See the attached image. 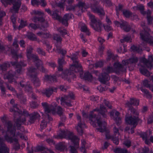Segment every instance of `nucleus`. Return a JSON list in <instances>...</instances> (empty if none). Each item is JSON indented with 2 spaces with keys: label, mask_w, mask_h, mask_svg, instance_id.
Segmentation results:
<instances>
[{
  "label": "nucleus",
  "mask_w": 153,
  "mask_h": 153,
  "mask_svg": "<svg viewBox=\"0 0 153 153\" xmlns=\"http://www.w3.org/2000/svg\"><path fill=\"white\" fill-rule=\"evenodd\" d=\"M58 137L61 139L65 138L70 140L71 142L74 143L75 146L77 148L78 146V139L73 133L68 131H62L59 133Z\"/></svg>",
  "instance_id": "f257e3e1"
},
{
  "label": "nucleus",
  "mask_w": 153,
  "mask_h": 153,
  "mask_svg": "<svg viewBox=\"0 0 153 153\" xmlns=\"http://www.w3.org/2000/svg\"><path fill=\"white\" fill-rule=\"evenodd\" d=\"M125 121L126 123L133 126L132 128L130 129V131L131 134L134 132V128L136 127L138 123L142 122V120L138 116H131L125 117Z\"/></svg>",
  "instance_id": "f03ea898"
},
{
  "label": "nucleus",
  "mask_w": 153,
  "mask_h": 153,
  "mask_svg": "<svg viewBox=\"0 0 153 153\" xmlns=\"http://www.w3.org/2000/svg\"><path fill=\"white\" fill-rule=\"evenodd\" d=\"M78 53L76 52L72 54L71 57V59L72 61L73 64L70 66L71 70H75L77 71L82 72V66L81 64L79 63L78 59Z\"/></svg>",
  "instance_id": "7ed1b4c3"
},
{
  "label": "nucleus",
  "mask_w": 153,
  "mask_h": 153,
  "mask_svg": "<svg viewBox=\"0 0 153 153\" xmlns=\"http://www.w3.org/2000/svg\"><path fill=\"white\" fill-rule=\"evenodd\" d=\"M139 104L138 100L136 99L130 98L129 101L126 102V105L129 108L128 110L131 111V114L135 115V116H138L139 114V112L136 109L134 108L132 105L137 106Z\"/></svg>",
  "instance_id": "20e7f679"
},
{
  "label": "nucleus",
  "mask_w": 153,
  "mask_h": 153,
  "mask_svg": "<svg viewBox=\"0 0 153 153\" xmlns=\"http://www.w3.org/2000/svg\"><path fill=\"white\" fill-rule=\"evenodd\" d=\"M97 123L98 126L99 127L97 129L98 131L100 132H106L105 134V137L107 139H112V136L110 135L109 132L106 130L107 123L105 121L101 122L100 119L97 120Z\"/></svg>",
  "instance_id": "39448f33"
},
{
  "label": "nucleus",
  "mask_w": 153,
  "mask_h": 153,
  "mask_svg": "<svg viewBox=\"0 0 153 153\" xmlns=\"http://www.w3.org/2000/svg\"><path fill=\"white\" fill-rule=\"evenodd\" d=\"M13 137H10L8 134H6L4 136V138L7 142L10 143H12V148L15 151H18L20 149V145L19 143L18 140Z\"/></svg>",
  "instance_id": "423d86ee"
},
{
  "label": "nucleus",
  "mask_w": 153,
  "mask_h": 153,
  "mask_svg": "<svg viewBox=\"0 0 153 153\" xmlns=\"http://www.w3.org/2000/svg\"><path fill=\"white\" fill-rule=\"evenodd\" d=\"M10 64L15 68V71L18 74L20 73L22 71V67H26L27 65V62L25 61H21L18 62L17 60L14 61L10 62Z\"/></svg>",
  "instance_id": "0eeeda50"
},
{
  "label": "nucleus",
  "mask_w": 153,
  "mask_h": 153,
  "mask_svg": "<svg viewBox=\"0 0 153 153\" xmlns=\"http://www.w3.org/2000/svg\"><path fill=\"white\" fill-rule=\"evenodd\" d=\"M80 71H77L75 70H71L70 67L69 70H66L63 71L61 74L62 78L65 79H69L70 78L74 79L76 78V75L74 73L79 72Z\"/></svg>",
  "instance_id": "6e6552de"
},
{
  "label": "nucleus",
  "mask_w": 153,
  "mask_h": 153,
  "mask_svg": "<svg viewBox=\"0 0 153 153\" xmlns=\"http://www.w3.org/2000/svg\"><path fill=\"white\" fill-rule=\"evenodd\" d=\"M92 11L97 14L101 19H102L105 15V13L103 8L100 5H94L91 7Z\"/></svg>",
  "instance_id": "1a4fd4ad"
},
{
  "label": "nucleus",
  "mask_w": 153,
  "mask_h": 153,
  "mask_svg": "<svg viewBox=\"0 0 153 153\" xmlns=\"http://www.w3.org/2000/svg\"><path fill=\"white\" fill-rule=\"evenodd\" d=\"M5 125L7 127L6 134H8L7 132H9L13 137H14L16 135V130L14 128H12L13 124L12 121L7 120L5 122Z\"/></svg>",
  "instance_id": "9d476101"
},
{
  "label": "nucleus",
  "mask_w": 153,
  "mask_h": 153,
  "mask_svg": "<svg viewBox=\"0 0 153 153\" xmlns=\"http://www.w3.org/2000/svg\"><path fill=\"white\" fill-rule=\"evenodd\" d=\"M143 35V33L140 34V38L143 41L147 42L150 45L153 46V37L150 36L149 33H146Z\"/></svg>",
  "instance_id": "9b49d317"
},
{
  "label": "nucleus",
  "mask_w": 153,
  "mask_h": 153,
  "mask_svg": "<svg viewBox=\"0 0 153 153\" xmlns=\"http://www.w3.org/2000/svg\"><path fill=\"white\" fill-rule=\"evenodd\" d=\"M42 105L46 113H49L51 111L54 112L55 111V107L52 105L48 104L47 102H42Z\"/></svg>",
  "instance_id": "f8f14e48"
},
{
  "label": "nucleus",
  "mask_w": 153,
  "mask_h": 153,
  "mask_svg": "<svg viewBox=\"0 0 153 153\" xmlns=\"http://www.w3.org/2000/svg\"><path fill=\"white\" fill-rule=\"evenodd\" d=\"M142 62L148 68H150V69L153 68V64H152V63L153 62V57L152 55L149 56L148 59L145 58H143Z\"/></svg>",
  "instance_id": "ddd939ff"
},
{
  "label": "nucleus",
  "mask_w": 153,
  "mask_h": 153,
  "mask_svg": "<svg viewBox=\"0 0 153 153\" xmlns=\"http://www.w3.org/2000/svg\"><path fill=\"white\" fill-rule=\"evenodd\" d=\"M26 122V119L25 117H21L16 119L14 121L15 125L17 128L18 130L20 129L21 128H23V127L21 126V125L25 123Z\"/></svg>",
  "instance_id": "4468645a"
},
{
  "label": "nucleus",
  "mask_w": 153,
  "mask_h": 153,
  "mask_svg": "<svg viewBox=\"0 0 153 153\" xmlns=\"http://www.w3.org/2000/svg\"><path fill=\"white\" fill-rule=\"evenodd\" d=\"M98 79L101 83L105 84L106 82L109 80L110 77L107 73L104 72L99 75Z\"/></svg>",
  "instance_id": "2eb2a0df"
},
{
  "label": "nucleus",
  "mask_w": 153,
  "mask_h": 153,
  "mask_svg": "<svg viewBox=\"0 0 153 153\" xmlns=\"http://www.w3.org/2000/svg\"><path fill=\"white\" fill-rule=\"evenodd\" d=\"M15 73L12 71H10L7 74L4 75V78L8 80L9 82L10 83L14 82L16 83L17 82L14 78Z\"/></svg>",
  "instance_id": "dca6fc26"
},
{
  "label": "nucleus",
  "mask_w": 153,
  "mask_h": 153,
  "mask_svg": "<svg viewBox=\"0 0 153 153\" xmlns=\"http://www.w3.org/2000/svg\"><path fill=\"white\" fill-rule=\"evenodd\" d=\"M138 61V58L136 56H133L131 58L122 61L123 64L124 65H127L129 64L135 65Z\"/></svg>",
  "instance_id": "f3484780"
},
{
  "label": "nucleus",
  "mask_w": 153,
  "mask_h": 153,
  "mask_svg": "<svg viewBox=\"0 0 153 153\" xmlns=\"http://www.w3.org/2000/svg\"><path fill=\"white\" fill-rule=\"evenodd\" d=\"M29 122L31 123H34L35 121L39 119L40 116L37 112H33L29 114Z\"/></svg>",
  "instance_id": "a211bd4d"
},
{
  "label": "nucleus",
  "mask_w": 153,
  "mask_h": 153,
  "mask_svg": "<svg viewBox=\"0 0 153 153\" xmlns=\"http://www.w3.org/2000/svg\"><path fill=\"white\" fill-rule=\"evenodd\" d=\"M37 74L30 75L31 81L34 86L36 87H39L40 85V81L37 76Z\"/></svg>",
  "instance_id": "6ab92c4d"
},
{
  "label": "nucleus",
  "mask_w": 153,
  "mask_h": 153,
  "mask_svg": "<svg viewBox=\"0 0 153 153\" xmlns=\"http://www.w3.org/2000/svg\"><path fill=\"white\" fill-rule=\"evenodd\" d=\"M114 66L117 74H119L121 72H123L126 71V69L123 66L119 63L115 62L114 65Z\"/></svg>",
  "instance_id": "aec40b11"
},
{
  "label": "nucleus",
  "mask_w": 153,
  "mask_h": 153,
  "mask_svg": "<svg viewBox=\"0 0 153 153\" xmlns=\"http://www.w3.org/2000/svg\"><path fill=\"white\" fill-rule=\"evenodd\" d=\"M57 88L51 87L46 89L43 92L46 96L48 97H49L53 93V92H56Z\"/></svg>",
  "instance_id": "412c9836"
},
{
  "label": "nucleus",
  "mask_w": 153,
  "mask_h": 153,
  "mask_svg": "<svg viewBox=\"0 0 153 153\" xmlns=\"http://www.w3.org/2000/svg\"><path fill=\"white\" fill-rule=\"evenodd\" d=\"M93 111L99 112L98 115H100V114H101L103 118H106L107 117V115L105 113L106 111V108L104 105L103 104H100V109L95 108Z\"/></svg>",
  "instance_id": "4be33fe9"
},
{
  "label": "nucleus",
  "mask_w": 153,
  "mask_h": 153,
  "mask_svg": "<svg viewBox=\"0 0 153 153\" xmlns=\"http://www.w3.org/2000/svg\"><path fill=\"white\" fill-rule=\"evenodd\" d=\"M72 14L71 13L65 14L62 18H61L60 22L65 26H67L68 25V21L70 19L72 18Z\"/></svg>",
  "instance_id": "5701e85b"
},
{
  "label": "nucleus",
  "mask_w": 153,
  "mask_h": 153,
  "mask_svg": "<svg viewBox=\"0 0 153 153\" xmlns=\"http://www.w3.org/2000/svg\"><path fill=\"white\" fill-rule=\"evenodd\" d=\"M16 0H14L13 2L11 4H13V9L12 11L16 13H18L19 8L21 4V3L20 1H16Z\"/></svg>",
  "instance_id": "b1692460"
},
{
  "label": "nucleus",
  "mask_w": 153,
  "mask_h": 153,
  "mask_svg": "<svg viewBox=\"0 0 153 153\" xmlns=\"http://www.w3.org/2000/svg\"><path fill=\"white\" fill-rule=\"evenodd\" d=\"M91 26L96 31L99 32H101L102 27V23L100 20L98 21V22L97 23L93 24H90Z\"/></svg>",
  "instance_id": "393cba45"
},
{
  "label": "nucleus",
  "mask_w": 153,
  "mask_h": 153,
  "mask_svg": "<svg viewBox=\"0 0 153 153\" xmlns=\"http://www.w3.org/2000/svg\"><path fill=\"white\" fill-rule=\"evenodd\" d=\"M58 63L59 65V67H58V71H62L63 70V65L66 63L63 57H62L61 58H59L58 60Z\"/></svg>",
  "instance_id": "a878e982"
},
{
  "label": "nucleus",
  "mask_w": 153,
  "mask_h": 153,
  "mask_svg": "<svg viewBox=\"0 0 153 153\" xmlns=\"http://www.w3.org/2000/svg\"><path fill=\"white\" fill-rule=\"evenodd\" d=\"M114 22L116 26L117 27H120L122 29L128 24L127 22L123 20H121L120 22L115 21Z\"/></svg>",
  "instance_id": "bb28decb"
},
{
  "label": "nucleus",
  "mask_w": 153,
  "mask_h": 153,
  "mask_svg": "<svg viewBox=\"0 0 153 153\" xmlns=\"http://www.w3.org/2000/svg\"><path fill=\"white\" fill-rule=\"evenodd\" d=\"M85 124L84 123H82L80 121L78 124L77 127V131L80 135H82L83 133V128L86 127Z\"/></svg>",
  "instance_id": "cd10ccee"
},
{
  "label": "nucleus",
  "mask_w": 153,
  "mask_h": 153,
  "mask_svg": "<svg viewBox=\"0 0 153 153\" xmlns=\"http://www.w3.org/2000/svg\"><path fill=\"white\" fill-rule=\"evenodd\" d=\"M17 98L20 100L21 103L25 104L26 101V97L22 93L17 94H16Z\"/></svg>",
  "instance_id": "c85d7f7f"
},
{
  "label": "nucleus",
  "mask_w": 153,
  "mask_h": 153,
  "mask_svg": "<svg viewBox=\"0 0 153 153\" xmlns=\"http://www.w3.org/2000/svg\"><path fill=\"white\" fill-rule=\"evenodd\" d=\"M133 9L137 10H139L141 13L143 15L146 14V11H144V6L142 5H138L133 7Z\"/></svg>",
  "instance_id": "c756f323"
},
{
  "label": "nucleus",
  "mask_w": 153,
  "mask_h": 153,
  "mask_svg": "<svg viewBox=\"0 0 153 153\" xmlns=\"http://www.w3.org/2000/svg\"><path fill=\"white\" fill-rule=\"evenodd\" d=\"M141 25L143 29V30H142L140 31V34L143 33V35L146 34V33H149L150 30L148 27H147L145 25V23L144 22H143L141 23Z\"/></svg>",
  "instance_id": "7c9ffc66"
},
{
  "label": "nucleus",
  "mask_w": 153,
  "mask_h": 153,
  "mask_svg": "<svg viewBox=\"0 0 153 153\" xmlns=\"http://www.w3.org/2000/svg\"><path fill=\"white\" fill-rule=\"evenodd\" d=\"M58 11L57 10H55L53 11L51 16H52L53 18L60 22L61 17L58 14Z\"/></svg>",
  "instance_id": "2f4dec72"
},
{
  "label": "nucleus",
  "mask_w": 153,
  "mask_h": 153,
  "mask_svg": "<svg viewBox=\"0 0 153 153\" xmlns=\"http://www.w3.org/2000/svg\"><path fill=\"white\" fill-rule=\"evenodd\" d=\"M10 66L9 62H7L0 65V69L2 71H5Z\"/></svg>",
  "instance_id": "473e14b6"
},
{
  "label": "nucleus",
  "mask_w": 153,
  "mask_h": 153,
  "mask_svg": "<svg viewBox=\"0 0 153 153\" xmlns=\"http://www.w3.org/2000/svg\"><path fill=\"white\" fill-rule=\"evenodd\" d=\"M56 50L58 51V53H61L63 56L62 57H63V58H64V56L67 53L66 51L65 50H64L63 49H62L61 48L60 45H58V44L56 45Z\"/></svg>",
  "instance_id": "72a5a7b5"
},
{
  "label": "nucleus",
  "mask_w": 153,
  "mask_h": 153,
  "mask_svg": "<svg viewBox=\"0 0 153 153\" xmlns=\"http://www.w3.org/2000/svg\"><path fill=\"white\" fill-rule=\"evenodd\" d=\"M89 118L90 120H91L92 122V125L94 127H95L97 126L96 124V123L95 122H93V121L91 120L93 118H96L97 121L98 119H100V120H101V122H102L101 121V119L100 118H98V117H97V115H96L95 114H90L89 115Z\"/></svg>",
  "instance_id": "f704fd0d"
},
{
  "label": "nucleus",
  "mask_w": 153,
  "mask_h": 153,
  "mask_svg": "<svg viewBox=\"0 0 153 153\" xmlns=\"http://www.w3.org/2000/svg\"><path fill=\"white\" fill-rule=\"evenodd\" d=\"M83 78L85 80L88 81H91L93 79L92 76L89 72H86L84 73Z\"/></svg>",
  "instance_id": "c9c22d12"
},
{
  "label": "nucleus",
  "mask_w": 153,
  "mask_h": 153,
  "mask_svg": "<svg viewBox=\"0 0 153 153\" xmlns=\"http://www.w3.org/2000/svg\"><path fill=\"white\" fill-rule=\"evenodd\" d=\"M45 79L51 82H56V77L54 76H49L46 75L45 76Z\"/></svg>",
  "instance_id": "e433bc0d"
},
{
  "label": "nucleus",
  "mask_w": 153,
  "mask_h": 153,
  "mask_svg": "<svg viewBox=\"0 0 153 153\" xmlns=\"http://www.w3.org/2000/svg\"><path fill=\"white\" fill-rule=\"evenodd\" d=\"M139 70L140 73L143 75L147 77H149L150 76V72L147 69L142 68H140Z\"/></svg>",
  "instance_id": "4c0bfd02"
},
{
  "label": "nucleus",
  "mask_w": 153,
  "mask_h": 153,
  "mask_svg": "<svg viewBox=\"0 0 153 153\" xmlns=\"http://www.w3.org/2000/svg\"><path fill=\"white\" fill-rule=\"evenodd\" d=\"M18 48H15V49H11V52L12 55V57L14 58L15 60H17L18 59V56L17 53Z\"/></svg>",
  "instance_id": "58836bf2"
},
{
  "label": "nucleus",
  "mask_w": 153,
  "mask_h": 153,
  "mask_svg": "<svg viewBox=\"0 0 153 153\" xmlns=\"http://www.w3.org/2000/svg\"><path fill=\"white\" fill-rule=\"evenodd\" d=\"M55 148L57 150L62 151L66 149V147L64 144L60 143L56 145Z\"/></svg>",
  "instance_id": "ea45409f"
},
{
  "label": "nucleus",
  "mask_w": 153,
  "mask_h": 153,
  "mask_svg": "<svg viewBox=\"0 0 153 153\" xmlns=\"http://www.w3.org/2000/svg\"><path fill=\"white\" fill-rule=\"evenodd\" d=\"M24 90L26 92H30L32 91V88L29 82H27Z\"/></svg>",
  "instance_id": "a19ab883"
},
{
  "label": "nucleus",
  "mask_w": 153,
  "mask_h": 153,
  "mask_svg": "<svg viewBox=\"0 0 153 153\" xmlns=\"http://www.w3.org/2000/svg\"><path fill=\"white\" fill-rule=\"evenodd\" d=\"M48 122L45 119H43L41 121V123L40 124V130L42 131V130L45 129L47 126Z\"/></svg>",
  "instance_id": "79ce46f5"
},
{
  "label": "nucleus",
  "mask_w": 153,
  "mask_h": 153,
  "mask_svg": "<svg viewBox=\"0 0 153 153\" xmlns=\"http://www.w3.org/2000/svg\"><path fill=\"white\" fill-rule=\"evenodd\" d=\"M27 37L29 39L32 41H36L37 39L35 35L31 32L28 33L27 35Z\"/></svg>",
  "instance_id": "37998d69"
},
{
  "label": "nucleus",
  "mask_w": 153,
  "mask_h": 153,
  "mask_svg": "<svg viewBox=\"0 0 153 153\" xmlns=\"http://www.w3.org/2000/svg\"><path fill=\"white\" fill-rule=\"evenodd\" d=\"M32 20L33 22L35 23H36L38 22H41L45 21V19L42 16L38 17L34 16Z\"/></svg>",
  "instance_id": "c03bdc74"
},
{
  "label": "nucleus",
  "mask_w": 153,
  "mask_h": 153,
  "mask_svg": "<svg viewBox=\"0 0 153 153\" xmlns=\"http://www.w3.org/2000/svg\"><path fill=\"white\" fill-rule=\"evenodd\" d=\"M85 4L84 2L81 1H79L78 4L75 5L76 7H78L79 9V11H80L82 13L84 10H83V8L85 6Z\"/></svg>",
  "instance_id": "a18cd8bd"
},
{
  "label": "nucleus",
  "mask_w": 153,
  "mask_h": 153,
  "mask_svg": "<svg viewBox=\"0 0 153 153\" xmlns=\"http://www.w3.org/2000/svg\"><path fill=\"white\" fill-rule=\"evenodd\" d=\"M28 72L30 76V75L31 74H37V75L38 73L36 72L37 69L33 67H31L28 69Z\"/></svg>",
  "instance_id": "49530a36"
},
{
  "label": "nucleus",
  "mask_w": 153,
  "mask_h": 153,
  "mask_svg": "<svg viewBox=\"0 0 153 153\" xmlns=\"http://www.w3.org/2000/svg\"><path fill=\"white\" fill-rule=\"evenodd\" d=\"M10 48L8 47L7 46H4L2 44L0 43V51L1 52H5V51H7L10 50Z\"/></svg>",
  "instance_id": "de8ad7c7"
},
{
  "label": "nucleus",
  "mask_w": 153,
  "mask_h": 153,
  "mask_svg": "<svg viewBox=\"0 0 153 153\" xmlns=\"http://www.w3.org/2000/svg\"><path fill=\"white\" fill-rule=\"evenodd\" d=\"M9 149L5 144L0 148V153H9Z\"/></svg>",
  "instance_id": "09e8293b"
},
{
  "label": "nucleus",
  "mask_w": 153,
  "mask_h": 153,
  "mask_svg": "<svg viewBox=\"0 0 153 153\" xmlns=\"http://www.w3.org/2000/svg\"><path fill=\"white\" fill-rule=\"evenodd\" d=\"M114 152L116 153H127L128 151L127 149L118 148L114 150Z\"/></svg>",
  "instance_id": "8fccbe9b"
},
{
  "label": "nucleus",
  "mask_w": 153,
  "mask_h": 153,
  "mask_svg": "<svg viewBox=\"0 0 153 153\" xmlns=\"http://www.w3.org/2000/svg\"><path fill=\"white\" fill-rule=\"evenodd\" d=\"M1 1L4 6L6 7L8 4H11L13 2L14 0H1Z\"/></svg>",
  "instance_id": "3c124183"
},
{
  "label": "nucleus",
  "mask_w": 153,
  "mask_h": 153,
  "mask_svg": "<svg viewBox=\"0 0 153 153\" xmlns=\"http://www.w3.org/2000/svg\"><path fill=\"white\" fill-rule=\"evenodd\" d=\"M123 14L126 18H129L132 14V12L128 10H124L123 11Z\"/></svg>",
  "instance_id": "603ef678"
},
{
  "label": "nucleus",
  "mask_w": 153,
  "mask_h": 153,
  "mask_svg": "<svg viewBox=\"0 0 153 153\" xmlns=\"http://www.w3.org/2000/svg\"><path fill=\"white\" fill-rule=\"evenodd\" d=\"M89 17L91 22V24H94L98 22V21H97L96 19L95 18L94 16L93 15L91 14H90Z\"/></svg>",
  "instance_id": "864d4df0"
},
{
  "label": "nucleus",
  "mask_w": 153,
  "mask_h": 153,
  "mask_svg": "<svg viewBox=\"0 0 153 153\" xmlns=\"http://www.w3.org/2000/svg\"><path fill=\"white\" fill-rule=\"evenodd\" d=\"M131 49L134 51H136L140 53H141L142 51L141 49H140L139 47L134 45L131 47Z\"/></svg>",
  "instance_id": "5fc2aeb1"
},
{
  "label": "nucleus",
  "mask_w": 153,
  "mask_h": 153,
  "mask_svg": "<svg viewBox=\"0 0 153 153\" xmlns=\"http://www.w3.org/2000/svg\"><path fill=\"white\" fill-rule=\"evenodd\" d=\"M75 5H72L69 4L68 6H67L66 7V10L71 11V10L74 11L75 10V8L76 7Z\"/></svg>",
  "instance_id": "6e6d98bb"
},
{
  "label": "nucleus",
  "mask_w": 153,
  "mask_h": 153,
  "mask_svg": "<svg viewBox=\"0 0 153 153\" xmlns=\"http://www.w3.org/2000/svg\"><path fill=\"white\" fill-rule=\"evenodd\" d=\"M27 25V22L26 21H24L22 19L20 21V25L19 26V29H21L22 28L25 27Z\"/></svg>",
  "instance_id": "4d7b16f0"
},
{
  "label": "nucleus",
  "mask_w": 153,
  "mask_h": 153,
  "mask_svg": "<svg viewBox=\"0 0 153 153\" xmlns=\"http://www.w3.org/2000/svg\"><path fill=\"white\" fill-rule=\"evenodd\" d=\"M57 30L62 36H63L65 35L68 34V32L65 29H62L61 28H59Z\"/></svg>",
  "instance_id": "13d9d810"
},
{
  "label": "nucleus",
  "mask_w": 153,
  "mask_h": 153,
  "mask_svg": "<svg viewBox=\"0 0 153 153\" xmlns=\"http://www.w3.org/2000/svg\"><path fill=\"white\" fill-rule=\"evenodd\" d=\"M74 146H70L69 147L70 148V151L71 153H77L76 149L79 148V143H78V147L77 148L74 145V144L73 143Z\"/></svg>",
  "instance_id": "bf43d9fd"
},
{
  "label": "nucleus",
  "mask_w": 153,
  "mask_h": 153,
  "mask_svg": "<svg viewBox=\"0 0 153 153\" xmlns=\"http://www.w3.org/2000/svg\"><path fill=\"white\" fill-rule=\"evenodd\" d=\"M32 48L31 47L30 48L27 50V56L28 59H30L31 56L33 54H32Z\"/></svg>",
  "instance_id": "052dcab7"
},
{
  "label": "nucleus",
  "mask_w": 153,
  "mask_h": 153,
  "mask_svg": "<svg viewBox=\"0 0 153 153\" xmlns=\"http://www.w3.org/2000/svg\"><path fill=\"white\" fill-rule=\"evenodd\" d=\"M53 39L54 40H56L57 42H60V43H61L62 39L61 37L57 34H56L53 36Z\"/></svg>",
  "instance_id": "680f3d73"
},
{
  "label": "nucleus",
  "mask_w": 153,
  "mask_h": 153,
  "mask_svg": "<svg viewBox=\"0 0 153 153\" xmlns=\"http://www.w3.org/2000/svg\"><path fill=\"white\" fill-rule=\"evenodd\" d=\"M30 103L31 107L34 109L37 108L39 105L37 102L33 101H31Z\"/></svg>",
  "instance_id": "e2e57ef3"
},
{
  "label": "nucleus",
  "mask_w": 153,
  "mask_h": 153,
  "mask_svg": "<svg viewBox=\"0 0 153 153\" xmlns=\"http://www.w3.org/2000/svg\"><path fill=\"white\" fill-rule=\"evenodd\" d=\"M46 148L45 146H38L36 148L35 151L36 152H40L45 150Z\"/></svg>",
  "instance_id": "0e129e2a"
},
{
  "label": "nucleus",
  "mask_w": 153,
  "mask_h": 153,
  "mask_svg": "<svg viewBox=\"0 0 153 153\" xmlns=\"http://www.w3.org/2000/svg\"><path fill=\"white\" fill-rule=\"evenodd\" d=\"M37 51L38 53L42 56H45V53L42 48H38L37 49Z\"/></svg>",
  "instance_id": "69168bd1"
},
{
  "label": "nucleus",
  "mask_w": 153,
  "mask_h": 153,
  "mask_svg": "<svg viewBox=\"0 0 153 153\" xmlns=\"http://www.w3.org/2000/svg\"><path fill=\"white\" fill-rule=\"evenodd\" d=\"M85 141H83V142H82V146L80 149L81 151L83 153H87L86 150L85 148Z\"/></svg>",
  "instance_id": "338daca9"
},
{
  "label": "nucleus",
  "mask_w": 153,
  "mask_h": 153,
  "mask_svg": "<svg viewBox=\"0 0 153 153\" xmlns=\"http://www.w3.org/2000/svg\"><path fill=\"white\" fill-rule=\"evenodd\" d=\"M140 135L143 140L148 138L147 132H141L140 134Z\"/></svg>",
  "instance_id": "774afa93"
}]
</instances>
